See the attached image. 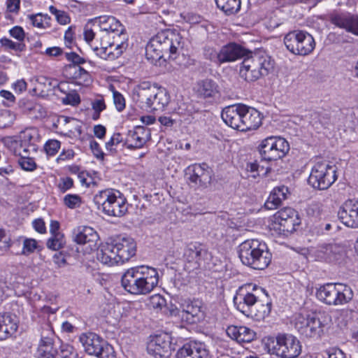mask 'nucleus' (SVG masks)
<instances>
[{"label": "nucleus", "mask_w": 358, "mask_h": 358, "mask_svg": "<svg viewBox=\"0 0 358 358\" xmlns=\"http://www.w3.org/2000/svg\"><path fill=\"white\" fill-rule=\"evenodd\" d=\"M234 303L243 315L258 321L264 320L271 310V302L266 291L252 283L238 288L234 297Z\"/></svg>", "instance_id": "obj_1"}, {"label": "nucleus", "mask_w": 358, "mask_h": 358, "mask_svg": "<svg viewBox=\"0 0 358 358\" xmlns=\"http://www.w3.org/2000/svg\"><path fill=\"white\" fill-rule=\"evenodd\" d=\"M157 271L148 266H139L127 269L122 275L121 283L129 293L135 295H146L157 285Z\"/></svg>", "instance_id": "obj_2"}, {"label": "nucleus", "mask_w": 358, "mask_h": 358, "mask_svg": "<svg viewBox=\"0 0 358 358\" xmlns=\"http://www.w3.org/2000/svg\"><path fill=\"white\" fill-rule=\"evenodd\" d=\"M180 47V36L169 30L158 33L150 39L145 48L148 60L156 64L161 59H175Z\"/></svg>", "instance_id": "obj_3"}, {"label": "nucleus", "mask_w": 358, "mask_h": 358, "mask_svg": "<svg viewBox=\"0 0 358 358\" xmlns=\"http://www.w3.org/2000/svg\"><path fill=\"white\" fill-rule=\"evenodd\" d=\"M241 262L252 268L263 270L271 263L272 255L267 245L258 239H248L238 247Z\"/></svg>", "instance_id": "obj_4"}, {"label": "nucleus", "mask_w": 358, "mask_h": 358, "mask_svg": "<svg viewBox=\"0 0 358 358\" xmlns=\"http://www.w3.org/2000/svg\"><path fill=\"white\" fill-rule=\"evenodd\" d=\"M274 61L264 51H249L241 62L239 73L248 82L267 76L273 69Z\"/></svg>", "instance_id": "obj_5"}, {"label": "nucleus", "mask_w": 358, "mask_h": 358, "mask_svg": "<svg viewBox=\"0 0 358 358\" xmlns=\"http://www.w3.org/2000/svg\"><path fill=\"white\" fill-rule=\"evenodd\" d=\"M94 202L98 209L109 216L122 217L128 210L127 199L122 194L113 189H106L99 191L94 196Z\"/></svg>", "instance_id": "obj_6"}, {"label": "nucleus", "mask_w": 358, "mask_h": 358, "mask_svg": "<svg viewBox=\"0 0 358 358\" xmlns=\"http://www.w3.org/2000/svg\"><path fill=\"white\" fill-rule=\"evenodd\" d=\"M265 349L281 358H296L301 354V345L299 339L292 334H278L275 340L267 338Z\"/></svg>", "instance_id": "obj_7"}, {"label": "nucleus", "mask_w": 358, "mask_h": 358, "mask_svg": "<svg viewBox=\"0 0 358 358\" xmlns=\"http://www.w3.org/2000/svg\"><path fill=\"white\" fill-rule=\"evenodd\" d=\"M317 297L324 303L330 306L343 305L353 298L352 289L341 283H327L317 290Z\"/></svg>", "instance_id": "obj_8"}, {"label": "nucleus", "mask_w": 358, "mask_h": 358, "mask_svg": "<svg viewBox=\"0 0 358 358\" xmlns=\"http://www.w3.org/2000/svg\"><path fill=\"white\" fill-rule=\"evenodd\" d=\"M257 150L261 161L269 162L284 157L289 150V144L284 138L271 136L259 142Z\"/></svg>", "instance_id": "obj_9"}, {"label": "nucleus", "mask_w": 358, "mask_h": 358, "mask_svg": "<svg viewBox=\"0 0 358 358\" xmlns=\"http://www.w3.org/2000/svg\"><path fill=\"white\" fill-rule=\"evenodd\" d=\"M336 167L328 162L316 163L312 168L308 182L313 188L325 190L336 180Z\"/></svg>", "instance_id": "obj_10"}, {"label": "nucleus", "mask_w": 358, "mask_h": 358, "mask_svg": "<svg viewBox=\"0 0 358 358\" xmlns=\"http://www.w3.org/2000/svg\"><path fill=\"white\" fill-rule=\"evenodd\" d=\"M287 49L294 55H308L315 48V43L312 35L306 31L294 30L284 38Z\"/></svg>", "instance_id": "obj_11"}, {"label": "nucleus", "mask_w": 358, "mask_h": 358, "mask_svg": "<svg viewBox=\"0 0 358 358\" xmlns=\"http://www.w3.org/2000/svg\"><path fill=\"white\" fill-rule=\"evenodd\" d=\"M85 352L99 358H114L113 347L97 334L89 332L80 336Z\"/></svg>", "instance_id": "obj_12"}, {"label": "nucleus", "mask_w": 358, "mask_h": 358, "mask_svg": "<svg viewBox=\"0 0 358 358\" xmlns=\"http://www.w3.org/2000/svg\"><path fill=\"white\" fill-rule=\"evenodd\" d=\"M184 257L187 262L193 264L194 268H210L212 255L204 245L196 242L187 245Z\"/></svg>", "instance_id": "obj_13"}, {"label": "nucleus", "mask_w": 358, "mask_h": 358, "mask_svg": "<svg viewBox=\"0 0 358 358\" xmlns=\"http://www.w3.org/2000/svg\"><path fill=\"white\" fill-rule=\"evenodd\" d=\"M294 327L301 335L306 338H312L320 336L322 331L323 324L314 314L300 313L296 316Z\"/></svg>", "instance_id": "obj_14"}, {"label": "nucleus", "mask_w": 358, "mask_h": 358, "mask_svg": "<svg viewBox=\"0 0 358 358\" xmlns=\"http://www.w3.org/2000/svg\"><path fill=\"white\" fill-rule=\"evenodd\" d=\"M155 84L143 81L136 85L132 91V99L136 106L143 110H148L150 104L151 97L156 91Z\"/></svg>", "instance_id": "obj_15"}, {"label": "nucleus", "mask_w": 358, "mask_h": 358, "mask_svg": "<svg viewBox=\"0 0 358 358\" xmlns=\"http://www.w3.org/2000/svg\"><path fill=\"white\" fill-rule=\"evenodd\" d=\"M72 239L77 244L87 245L90 250H94L97 249L99 236L93 228L80 226L73 230Z\"/></svg>", "instance_id": "obj_16"}, {"label": "nucleus", "mask_w": 358, "mask_h": 358, "mask_svg": "<svg viewBox=\"0 0 358 358\" xmlns=\"http://www.w3.org/2000/svg\"><path fill=\"white\" fill-rule=\"evenodd\" d=\"M189 174V180L196 186L207 187L212 180V170L203 164H195L187 168Z\"/></svg>", "instance_id": "obj_17"}, {"label": "nucleus", "mask_w": 358, "mask_h": 358, "mask_svg": "<svg viewBox=\"0 0 358 358\" xmlns=\"http://www.w3.org/2000/svg\"><path fill=\"white\" fill-rule=\"evenodd\" d=\"M148 352L155 358L168 357L171 352V341L167 334H158L150 337L147 345Z\"/></svg>", "instance_id": "obj_18"}, {"label": "nucleus", "mask_w": 358, "mask_h": 358, "mask_svg": "<svg viewBox=\"0 0 358 358\" xmlns=\"http://www.w3.org/2000/svg\"><path fill=\"white\" fill-rule=\"evenodd\" d=\"M331 23L358 36V15L348 12L333 13L329 15Z\"/></svg>", "instance_id": "obj_19"}, {"label": "nucleus", "mask_w": 358, "mask_h": 358, "mask_svg": "<svg viewBox=\"0 0 358 358\" xmlns=\"http://www.w3.org/2000/svg\"><path fill=\"white\" fill-rule=\"evenodd\" d=\"M338 218L347 227L358 228V202L346 201L338 212Z\"/></svg>", "instance_id": "obj_20"}, {"label": "nucleus", "mask_w": 358, "mask_h": 358, "mask_svg": "<svg viewBox=\"0 0 358 358\" xmlns=\"http://www.w3.org/2000/svg\"><path fill=\"white\" fill-rule=\"evenodd\" d=\"M98 20L101 31L106 34V37L115 39V38L127 36L124 32V27L115 17L113 16H101Z\"/></svg>", "instance_id": "obj_21"}, {"label": "nucleus", "mask_w": 358, "mask_h": 358, "mask_svg": "<svg viewBox=\"0 0 358 358\" xmlns=\"http://www.w3.org/2000/svg\"><path fill=\"white\" fill-rule=\"evenodd\" d=\"M243 104H236L224 108L221 113L223 121L233 129L242 131Z\"/></svg>", "instance_id": "obj_22"}, {"label": "nucleus", "mask_w": 358, "mask_h": 358, "mask_svg": "<svg viewBox=\"0 0 358 358\" xmlns=\"http://www.w3.org/2000/svg\"><path fill=\"white\" fill-rule=\"evenodd\" d=\"M345 247L338 243L322 244L317 250V257L326 262H336L343 257Z\"/></svg>", "instance_id": "obj_23"}, {"label": "nucleus", "mask_w": 358, "mask_h": 358, "mask_svg": "<svg viewBox=\"0 0 358 358\" xmlns=\"http://www.w3.org/2000/svg\"><path fill=\"white\" fill-rule=\"evenodd\" d=\"M113 243L120 263H124L136 255V244L133 238L124 237L114 241Z\"/></svg>", "instance_id": "obj_24"}, {"label": "nucleus", "mask_w": 358, "mask_h": 358, "mask_svg": "<svg viewBox=\"0 0 358 358\" xmlns=\"http://www.w3.org/2000/svg\"><path fill=\"white\" fill-rule=\"evenodd\" d=\"M208 356L205 345L195 341L185 343L176 353V358H207Z\"/></svg>", "instance_id": "obj_25"}, {"label": "nucleus", "mask_w": 358, "mask_h": 358, "mask_svg": "<svg viewBox=\"0 0 358 358\" xmlns=\"http://www.w3.org/2000/svg\"><path fill=\"white\" fill-rule=\"evenodd\" d=\"M248 50L236 43H229L224 45L220 50L221 62H231L237 59L245 58L249 53Z\"/></svg>", "instance_id": "obj_26"}, {"label": "nucleus", "mask_w": 358, "mask_h": 358, "mask_svg": "<svg viewBox=\"0 0 358 358\" xmlns=\"http://www.w3.org/2000/svg\"><path fill=\"white\" fill-rule=\"evenodd\" d=\"M195 90L197 96L203 99H214L220 96L218 84L210 78L198 81Z\"/></svg>", "instance_id": "obj_27"}, {"label": "nucleus", "mask_w": 358, "mask_h": 358, "mask_svg": "<svg viewBox=\"0 0 358 358\" xmlns=\"http://www.w3.org/2000/svg\"><path fill=\"white\" fill-rule=\"evenodd\" d=\"M182 317L189 323H198L204 319L202 302L199 299L188 301L183 305Z\"/></svg>", "instance_id": "obj_28"}, {"label": "nucleus", "mask_w": 358, "mask_h": 358, "mask_svg": "<svg viewBox=\"0 0 358 358\" xmlns=\"http://www.w3.org/2000/svg\"><path fill=\"white\" fill-rule=\"evenodd\" d=\"M242 117V131L256 129L262 124L261 113L254 108L243 104Z\"/></svg>", "instance_id": "obj_29"}, {"label": "nucleus", "mask_w": 358, "mask_h": 358, "mask_svg": "<svg viewBox=\"0 0 358 358\" xmlns=\"http://www.w3.org/2000/svg\"><path fill=\"white\" fill-rule=\"evenodd\" d=\"M114 243H106L101 245L97 251V259L102 264L113 266L120 263L118 255L117 254Z\"/></svg>", "instance_id": "obj_30"}, {"label": "nucleus", "mask_w": 358, "mask_h": 358, "mask_svg": "<svg viewBox=\"0 0 358 358\" xmlns=\"http://www.w3.org/2000/svg\"><path fill=\"white\" fill-rule=\"evenodd\" d=\"M227 334L238 343H250L256 337V333L245 326H229L227 329Z\"/></svg>", "instance_id": "obj_31"}, {"label": "nucleus", "mask_w": 358, "mask_h": 358, "mask_svg": "<svg viewBox=\"0 0 358 358\" xmlns=\"http://www.w3.org/2000/svg\"><path fill=\"white\" fill-rule=\"evenodd\" d=\"M66 76L79 85H88L91 82V76L85 69L77 65H68L66 68Z\"/></svg>", "instance_id": "obj_32"}, {"label": "nucleus", "mask_w": 358, "mask_h": 358, "mask_svg": "<svg viewBox=\"0 0 358 358\" xmlns=\"http://www.w3.org/2000/svg\"><path fill=\"white\" fill-rule=\"evenodd\" d=\"M17 329L15 317L10 313L0 314V341L14 334Z\"/></svg>", "instance_id": "obj_33"}, {"label": "nucleus", "mask_w": 358, "mask_h": 358, "mask_svg": "<svg viewBox=\"0 0 358 358\" xmlns=\"http://www.w3.org/2000/svg\"><path fill=\"white\" fill-rule=\"evenodd\" d=\"M289 194L288 187L285 185L274 187L265 203V207L270 210L278 208Z\"/></svg>", "instance_id": "obj_34"}, {"label": "nucleus", "mask_w": 358, "mask_h": 358, "mask_svg": "<svg viewBox=\"0 0 358 358\" xmlns=\"http://www.w3.org/2000/svg\"><path fill=\"white\" fill-rule=\"evenodd\" d=\"M57 353L53 347L52 339L48 337H43L36 352L37 358H55Z\"/></svg>", "instance_id": "obj_35"}, {"label": "nucleus", "mask_w": 358, "mask_h": 358, "mask_svg": "<svg viewBox=\"0 0 358 358\" xmlns=\"http://www.w3.org/2000/svg\"><path fill=\"white\" fill-rule=\"evenodd\" d=\"M217 8L227 15H234L241 9V0H215Z\"/></svg>", "instance_id": "obj_36"}, {"label": "nucleus", "mask_w": 358, "mask_h": 358, "mask_svg": "<svg viewBox=\"0 0 358 358\" xmlns=\"http://www.w3.org/2000/svg\"><path fill=\"white\" fill-rule=\"evenodd\" d=\"M154 96H155V102L153 106L154 111L162 110L170 101V95L165 88L158 87L156 85Z\"/></svg>", "instance_id": "obj_37"}, {"label": "nucleus", "mask_w": 358, "mask_h": 358, "mask_svg": "<svg viewBox=\"0 0 358 358\" xmlns=\"http://www.w3.org/2000/svg\"><path fill=\"white\" fill-rule=\"evenodd\" d=\"M31 138V134H24V140L21 141L19 147L15 149V155L22 157V155L29 156L31 151L36 152L37 150L36 145L30 143Z\"/></svg>", "instance_id": "obj_38"}, {"label": "nucleus", "mask_w": 358, "mask_h": 358, "mask_svg": "<svg viewBox=\"0 0 358 358\" xmlns=\"http://www.w3.org/2000/svg\"><path fill=\"white\" fill-rule=\"evenodd\" d=\"M42 247L38 244V242L34 238H24L23 240V246L21 251L13 252L12 253L17 255L29 256L34 253L35 250L41 251Z\"/></svg>", "instance_id": "obj_39"}, {"label": "nucleus", "mask_w": 358, "mask_h": 358, "mask_svg": "<svg viewBox=\"0 0 358 358\" xmlns=\"http://www.w3.org/2000/svg\"><path fill=\"white\" fill-rule=\"evenodd\" d=\"M145 143L143 138L137 136L134 130H130L128 132L127 138L124 144L127 148L134 150L143 148Z\"/></svg>", "instance_id": "obj_40"}, {"label": "nucleus", "mask_w": 358, "mask_h": 358, "mask_svg": "<svg viewBox=\"0 0 358 358\" xmlns=\"http://www.w3.org/2000/svg\"><path fill=\"white\" fill-rule=\"evenodd\" d=\"M113 40L112 42L108 43V48H110L112 52H118V57H120L128 46L127 37V36H122L121 38H115Z\"/></svg>", "instance_id": "obj_41"}, {"label": "nucleus", "mask_w": 358, "mask_h": 358, "mask_svg": "<svg viewBox=\"0 0 358 358\" xmlns=\"http://www.w3.org/2000/svg\"><path fill=\"white\" fill-rule=\"evenodd\" d=\"M0 44L6 51L13 50L16 52H21L26 49V45L24 43L14 42L6 37L0 39Z\"/></svg>", "instance_id": "obj_42"}, {"label": "nucleus", "mask_w": 358, "mask_h": 358, "mask_svg": "<svg viewBox=\"0 0 358 358\" xmlns=\"http://www.w3.org/2000/svg\"><path fill=\"white\" fill-rule=\"evenodd\" d=\"M19 107L24 113H31L32 111L38 110L41 111L42 107L41 105L37 104L33 99L28 98H23L19 101Z\"/></svg>", "instance_id": "obj_43"}, {"label": "nucleus", "mask_w": 358, "mask_h": 358, "mask_svg": "<svg viewBox=\"0 0 358 358\" xmlns=\"http://www.w3.org/2000/svg\"><path fill=\"white\" fill-rule=\"evenodd\" d=\"M297 213L298 212L292 208H284L278 210L275 214L274 217L275 222H277L279 224V225H280L287 220H289L290 218H292V216H296Z\"/></svg>", "instance_id": "obj_44"}, {"label": "nucleus", "mask_w": 358, "mask_h": 358, "mask_svg": "<svg viewBox=\"0 0 358 358\" xmlns=\"http://www.w3.org/2000/svg\"><path fill=\"white\" fill-rule=\"evenodd\" d=\"M92 49L96 55L101 59L114 60L118 58V52H112L108 46H101V48L96 46L93 47Z\"/></svg>", "instance_id": "obj_45"}, {"label": "nucleus", "mask_w": 358, "mask_h": 358, "mask_svg": "<svg viewBox=\"0 0 358 358\" xmlns=\"http://www.w3.org/2000/svg\"><path fill=\"white\" fill-rule=\"evenodd\" d=\"M301 224V219L297 213L296 216H292L289 220L282 222L280 226V230L283 232L292 233L296 231V227Z\"/></svg>", "instance_id": "obj_46"}, {"label": "nucleus", "mask_w": 358, "mask_h": 358, "mask_svg": "<svg viewBox=\"0 0 358 358\" xmlns=\"http://www.w3.org/2000/svg\"><path fill=\"white\" fill-rule=\"evenodd\" d=\"M63 203L67 208L75 209L80 207L83 201L78 194H68L63 198Z\"/></svg>", "instance_id": "obj_47"}, {"label": "nucleus", "mask_w": 358, "mask_h": 358, "mask_svg": "<svg viewBox=\"0 0 358 358\" xmlns=\"http://www.w3.org/2000/svg\"><path fill=\"white\" fill-rule=\"evenodd\" d=\"M64 243V235L61 233H57L52 235V237L48 240L46 245L49 249L58 250L63 247Z\"/></svg>", "instance_id": "obj_48"}, {"label": "nucleus", "mask_w": 358, "mask_h": 358, "mask_svg": "<svg viewBox=\"0 0 358 358\" xmlns=\"http://www.w3.org/2000/svg\"><path fill=\"white\" fill-rule=\"evenodd\" d=\"M18 164L23 170L27 171H33L37 166L34 159L27 155H22V157L18 159Z\"/></svg>", "instance_id": "obj_49"}, {"label": "nucleus", "mask_w": 358, "mask_h": 358, "mask_svg": "<svg viewBox=\"0 0 358 358\" xmlns=\"http://www.w3.org/2000/svg\"><path fill=\"white\" fill-rule=\"evenodd\" d=\"M113 92V102L118 111H122L125 108V99L123 95L116 91L113 85L110 86Z\"/></svg>", "instance_id": "obj_50"}, {"label": "nucleus", "mask_w": 358, "mask_h": 358, "mask_svg": "<svg viewBox=\"0 0 358 358\" xmlns=\"http://www.w3.org/2000/svg\"><path fill=\"white\" fill-rule=\"evenodd\" d=\"M0 243H3V245L0 246V248L4 250H7L15 245L18 248L20 246V241L10 243V239L7 237L5 230L2 229H0Z\"/></svg>", "instance_id": "obj_51"}, {"label": "nucleus", "mask_w": 358, "mask_h": 358, "mask_svg": "<svg viewBox=\"0 0 358 358\" xmlns=\"http://www.w3.org/2000/svg\"><path fill=\"white\" fill-rule=\"evenodd\" d=\"M60 144V142L57 140L52 139L48 141L44 145V149L47 155L50 156L55 155L58 152Z\"/></svg>", "instance_id": "obj_52"}, {"label": "nucleus", "mask_w": 358, "mask_h": 358, "mask_svg": "<svg viewBox=\"0 0 358 358\" xmlns=\"http://www.w3.org/2000/svg\"><path fill=\"white\" fill-rule=\"evenodd\" d=\"M80 102L79 94L76 92L66 94V96L62 99V103L64 105L76 106Z\"/></svg>", "instance_id": "obj_53"}, {"label": "nucleus", "mask_w": 358, "mask_h": 358, "mask_svg": "<svg viewBox=\"0 0 358 358\" xmlns=\"http://www.w3.org/2000/svg\"><path fill=\"white\" fill-rule=\"evenodd\" d=\"M10 35L20 43H23L25 38V33L22 27L15 26L9 31Z\"/></svg>", "instance_id": "obj_54"}, {"label": "nucleus", "mask_w": 358, "mask_h": 358, "mask_svg": "<svg viewBox=\"0 0 358 358\" xmlns=\"http://www.w3.org/2000/svg\"><path fill=\"white\" fill-rule=\"evenodd\" d=\"M73 187V180L70 177H66L61 179L58 185V188L62 193H65L66 191Z\"/></svg>", "instance_id": "obj_55"}, {"label": "nucleus", "mask_w": 358, "mask_h": 358, "mask_svg": "<svg viewBox=\"0 0 358 358\" xmlns=\"http://www.w3.org/2000/svg\"><path fill=\"white\" fill-rule=\"evenodd\" d=\"M49 19L47 15H43L41 13H38L36 15H29V18L31 21V23L34 26L37 27L38 28H45V25L43 23V18Z\"/></svg>", "instance_id": "obj_56"}, {"label": "nucleus", "mask_w": 358, "mask_h": 358, "mask_svg": "<svg viewBox=\"0 0 358 358\" xmlns=\"http://www.w3.org/2000/svg\"><path fill=\"white\" fill-rule=\"evenodd\" d=\"M90 149L97 159L103 160L104 159V153L101 150L99 144L94 140L90 141Z\"/></svg>", "instance_id": "obj_57"}, {"label": "nucleus", "mask_w": 358, "mask_h": 358, "mask_svg": "<svg viewBox=\"0 0 358 358\" xmlns=\"http://www.w3.org/2000/svg\"><path fill=\"white\" fill-rule=\"evenodd\" d=\"M204 55L206 59H209L211 62L219 64H222L221 58L220 57V52H217L215 50L208 48L205 50Z\"/></svg>", "instance_id": "obj_58"}, {"label": "nucleus", "mask_w": 358, "mask_h": 358, "mask_svg": "<svg viewBox=\"0 0 358 358\" xmlns=\"http://www.w3.org/2000/svg\"><path fill=\"white\" fill-rule=\"evenodd\" d=\"M66 58L68 61L72 62L73 64L71 65L80 66V64H83L86 62L84 58L73 52L66 53Z\"/></svg>", "instance_id": "obj_59"}, {"label": "nucleus", "mask_w": 358, "mask_h": 358, "mask_svg": "<svg viewBox=\"0 0 358 358\" xmlns=\"http://www.w3.org/2000/svg\"><path fill=\"white\" fill-rule=\"evenodd\" d=\"M134 131L137 136L143 138L144 141L146 143L150 138V131L145 127L142 126L136 127Z\"/></svg>", "instance_id": "obj_60"}, {"label": "nucleus", "mask_w": 358, "mask_h": 358, "mask_svg": "<svg viewBox=\"0 0 358 358\" xmlns=\"http://www.w3.org/2000/svg\"><path fill=\"white\" fill-rule=\"evenodd\" d=\"M150 302L154 308L162 309L165 306L166 300L161 295L157 294L151 297Z\"/></svg>", "instance_id": "obj_61"}, {"label": "nucleus", "mask_w": 358, "mask_h": 358, "mask_svg": "<svg viewBox=\"0 0 358 358\" xmlns=\"http://www.w3.org/2000/svg\"><path fill=\"white\" fill-rule=\"evenodd\" d=\"M41 54H45L50 57H57L62 55L63 50L57 46L48 48L45 52H40Z\"/></svg>", "instance_id": "obj_62"}, {"label": "nucleus", "mask_w": 358, "mask_h": 358, "mask_svg": "<svg viewBox=\"0 0 358 358\" xmlns=\"http://www.w3.org/2000/svg\"><path fill=\"white\" fill-rule=\"evenodd\" d=\"M66 257L64 251L58 252L53 255V262L59 267H62L66 264Z\"/></svg>", "instance_id": "obj_63"}, {"label": "nucleus", "mask_w": 358, "mask_h": 358, "mask_svg": "<svg viewBox=\"0 0 358 358\" xmlns=\"http://www.w3.org/2000/svg\"><path fill=\"white\" fill-rule=\"evenodd\" d=\"M92 109L95 112L101 113L106 108L104 99L103 98L96 99L92 102Z\"/></svg>", "instance_id": "obj_64"}]
</instances>
